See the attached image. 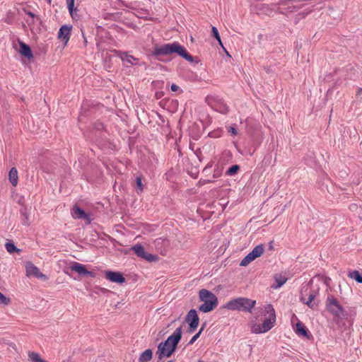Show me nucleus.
<instances>
[{"mask_svg":"<svg viewBox=\"0 0 362 362\" xmlns=\"http://www.w3.org/2000/svg\"><path fill=\"white\" fill-rule=\"evenodd\" d=\"M74 1L75 0H66L67 7L72 18H74V11H76V8L74 7Z\"/></svg>","mask_w":362,"mask_h":362,"instance_id":"obj_29","label":"nucleus"},{"mask_svg":"<svg viewBox=\"0 0 362 362\" xmlns=\"http://www.w3.org/2000/svg\"><path fill=\"white\" fill-rule=\"evenodd\" d=\"M157 356H158L157 362H163V358H166V356H160V355H157Z\"/></svg>","mask_w":362,"mask_h":362,"instance_id":"obj_39","label":"nucleus"},{"mask_svg":"<svg viewBox=\"0 0 362 362\" xmlns=\"http://www.w3.org/2000/svg\"><path fill=\"white\" fill-rule=\"evenodd\" d=\"M5 247H6V250L9 253H13L14 252L18 251L17 247L12 243H6V245H5Z\"/></svg>","mask_w":362,"mask_h":362,"instance_id":"obj_32","label":"nucleus"},{"mask_svg":"<svg viewBox=\"0 0 362 362\" xmlns=\"http://www.w3.org/2000/svg\"><path fill=\"white\" fill-rule=\"evenodd\" d=\"M118 56L123 62L132 65L134 64L135 62L138 61V59L132 55L129 54L127 52L119 51L118 52Z\"/></svg>","mask_w":362,"mask_h":362,"instance_id":"obj_17","label":"nucleus"},{"mask_svg":"<svg viewBox=\"0 0 362 362\" xmlns=\"http://www.w3.org/2000/svg\"><path fill=\"white\" fill-rule=\"evenodd\" d=\"M105 278L111 282L122 284L126 281L125 278L119 272L106 271L105 272Z\"/></svg>","mask_w":362,"mask_h":362,"instance_id":"obj_12","label":"nucleus"},{"mask_svg":"<svg viewBox=\"0 0 362 362\" xmlns=\"http://www.w3.org/2000/svg\"><path fill=\"white\" fill-rule=\"evenodd\" d=\"M177 54L187 62H194V57L189 54L187 49L177 42L164 44L162 45H155L151 55L159 59L160 57L168 56L172 54Z\"/></svg>","mask_w":362,"mask_h":362,"instance_id":"obj_1","label":"nucleus"},{"mask_svg":"<svg viewBox=\"0 0 362 362\" xmlns=\"http://www.w3.org/2000/svg\"><path fill=\"white\" fill-rule=\"evenodd\" d=\"M81 1V0H75V1H76V2H78V1Z\"/></svg>","mask_w":362,"mask_h":362,"instance_id":"obj_47","label":"nucleus"},{"mask_svg":"<svg viewBox=\"0 0 362 362\" xmlns=\"http://www.w3.org/2000/svg\"><path fill=\"white\" fill-rule=\"evenodd\" d=\"M132 250L134 251V253L138 257H139L149 262L157 261L158 259L157 255L147 253L145 251L144 246L141 244H136V245H134L132 247Z\"/></svg>","mask_w":362,"mask_h":362,"instance_id":"obj_8","label":"nucleus"},{"mask_svg":"<svg viewBox=\"0 0 362 362\" xmlns=\"http://www.w3.org/2000/svg\"><path fill=\"white\" fill-rule=\"evenodd\" d=\"M326 308L335 317L344 318L347 315L339 302L332 296H328L326 300Z\"/></svg>","mask_w":362,"mask_h":362,"instance_id":"obj_6","label":"nucleus"},{"mask_svg":"<svg viewBox=\"0 0 362 362\" xmlns=\"http://www.w3.org/2000/svg\"><path fill=\"white\" fill-rule=\"evenodd\" d=\"M26 276L28 277H35L41 281H45L48 279L47 276L42 274L39 268L36 267L32 262H26L25 264Z\"/></svg>","mask_w":362,"mask_h":362,"instance_id":"obj_7","label":"nucleus"},{"mask_svg":"<svg viewBox=\"0 0 362 362\" xmlns=\"http://www.w3.org/2000/svg\"><path fill=\"white\" fill-rule=\"evenodd\" d=\"M9 181L13 186H16L18 181V170L16 168H12L8 173Z\"/></svg>","mask_w":362,"mask_h":362,"instance_id":"obj_19","label":"nucleus"},{"mask_svg":"<svg viewBox=\"0 0 362 362\" xmlns=\"http://www.w3.org/2000/svg\"><path fill=\"white\" fill-rule=\"evenodd\" d=\"M264 311L269 315V317L265 319L262 325L255 324L252 327V331L255 334L264 333L270 330L276 322V314L273 306L270 304L264 306Z\"/></svg>","mask_w":362,"mask_h":362,"instance_id":"obj_4","label":"nucleus"},{"mask_svg":"<svg viewBox=\"0 0 362 362\" xmlns=\"http://www.w3.org/2000/svg\"><path fill=\"white\" fill-rule=\"evenodd\" d=\"M255 260V258L252 257V255L248 253L240 262V265L245 267L248 265L251 262Z\"/></svg>","mask_w":362,"mask_h":362,"instance_id":"obj_26","label":"nucleus"},{"mask_svg":"<svg viewBox=\"0 0 362 362\" xmlns=\"http://www.w3.org/2000/svg\"><path fill=\"white\" fill-rule=\"evenodd\" d=\"M181 338L182 327H179L165 341L158 344L156 355L166 356V358L170 357L175 351Z\"/></svg>","mask_w":362,"mask_h":362,"instance_id":"obj_2","label":"nucleus"},{"mask_svg":"<svg viewBox=\"0 0 362 362\" xmlns=\"http://www.w3.org/2000/svg\"><path fill=\"white\" fill-rule=\"evenodd\" d=\"M178 89H179V87H178V86H177L176 84H174V83H173V84H172V85H171V90H172V91L175 92V91H177Z\"/></svg>","mask_w":362,"mask_h":362,"instance_id":"obj_38","label":"nucleus"},{"mask_svg":"<svg viewBox=\"0 0 362 362\" xmlns=\"http://www.w3.org/2000/svg\"><path fill=\"white\" fill-rule=\"evenodd\" d=\"M276 285L273 286L274 288H279L282 286L287 281V279L282 276H275Z\"/></svg>","mask_w":362,"mask_h":362,"instance_id":"obj_24","label":"nucleus"},{"mask_svg":"<svg viewBox=\"0 0 362 362\" xmlns=\"http://www.w3.org/2000/svg\"><path fill=\"white\" fill-rule=\"evenodd\" d=\"M153 351L148 349L142 352L139 356V362H148L152 359Z\"/></svg>","mask_w":362,"mask_h":362,"instance_id":"obj_20","label":"nucleus"},{"mask_svg":"<svg viewBox=\"0 0 362 362\" xmlns=\"http://www.w3.org/2000/svg\"><path fill=\"white\" fill-rule=\"evenodd\" d=\"M199 300L204 303L199 307V310L203 313H209L213 310L218 303L216 295L211 291L202 288L199 292Z\"/></svg>","mask_w":362,"mask_h":362,"instance_id":"obj_3","label":"nucleus"},{"mask_svg":"<svg viewBox=\"0 0 362 362\" xmlns=\"http://www.w3.org/2000/svg\"><path fill=\"white\" fill-rule=\"evenodd\" d=\"M349 208L350 211L354 212L357 211V210L360 209V207H358V206L356 204H351Z\"/></svg>","mask_w":362,"mask_h":362,"instance_id":"obj_37","label":"nucleus"},{"mask_svg":"<svg viewBox=\"0 0 362 362\" xmlns=\"http://www.w3.org/2000/svg\"><path fill=\"white\" fill-rule=\"evenodd\" d=\"M239 169L240 166L238 165H233L227 170L226 174L229 176H233L238 173Z\"/></svg>","mask_w":362,"mask_h":362,"instance_id":"obj_28","label":"nucleus"},{"mask_svg":"<svg viewBox=\"0 0 362 362\" xmlns=\"http://www.w3.org/2000/svg\"><path fill=\"white\" fill-rule=\"evenodd\" d=\"M317 291H312L309 293L308 299H306L303 294H301L300 300L304 304L307 305L312 310H317L318 308V302L315 300Z\"/></svg>","mask_w":362,"mask_h":362,"instance_id":"obj_10","label":"nucleus"},{"mask_svg":"<svg viewBox=\"0 0 362 362\" xmlns=\"http://www.w3.org/2000/svg\"><path fill=\"white\" fill-rule=\"evenodd\" d=\"M71 214L74 218L87 220L90 222L89 216L81 208L76 205L74 206Z\"/></svg>","mask_w":362,"mask_h":362,"instance_id":"obj_15","label":"nucleus"},{"mask_svg":"<svg viewBox=\"0 0 362 362\" xmlns=\"http://www.w3.org/2000/svg\"><path fill=\"white\" fill-rule=\"evenodd\" d=\"M71 269L81 276H89L93 278L95 276V274L94 272L87 270L83 264L78 262H74L71 267Z\"/></svg>","mask_w":362,"mask_h":362,"instance_id":"obj_13","label":"nucleus"},{"mask_svg":"<svg viewBox=\"0 0 362 362\" xmlns=\"http://www.w3.org/2000/svg\"><path fill=\"white\" fill-rule=\"evenodd\" d=\"M10 298L6 297L3 293L0 292V303L4 305H7L10 303Z\"/></svg>","mask_w":362,"mask_h":362,"instance_id":"obj_34","label":"nucleus"},{"mask_svg":"<svg viewBox=\"0 0 362 362\" xmlns=\"http://www.w3.org/2000/svg\"><path fill=\"white\" fill-rule=\"evenodd\" d=\"M25 21L33 33L38 32L40 30V26L42 25V21L40 18L39 22H36L35 18L26 19Z\"/></svg>","mask_w":362,"mask_h":362,"instance_id":"obj_18","label":"nucleus"},{"mask_svg":"<svg viewBox=\"0 0 362 362\" xmlns=\"http://www.w3.org/2000/svg\"><path fill=\"white\" fill-rule=\"evenodd\" d=\"M185 321L189 325L188 332L192 333L198 327L199 318L196 310L191 309L185 317Z\"/></svg>","mask_w":362,"mask_h":362,"instance_id":"obj_9","label":"nucleus"},{"mask_svg":"<svg viewBox=\"0 0 362 362\" xmlns=\"http://www.w3.org/2000/svg\"><path fill=\"white\" fill-rule=\"evenodd\" d=\"M211 33H212V36L218 40L219 45L221 47H223V44H222V42L221 40L220 35H219L218 31L216 27H214V26L212 27Z\"/></svg>","mask_w":362,"mask_h":362,"instance_id":"obj_31","label":"nucleus"},{"mask_svg":"<svg viewBox=\"0 0 362 362\" xmlns=\"http://www.w3.org/2000/svg\"><path fill=\"white\" fill-rule=\"evenodd\" d=\"M101 128H103V124H99L98 126L97 127V129H100Z\"/></svg>","mask_w":362,"mask_h":362,"instance_id":"obj_42","label":"nucleus"},{"mask_svg":"<svg viewBox=\"0 0 362 362\" xmlns=\"http://www.w3.org/2000/svg\"><path fill=\"white\" fill-rule=\"evenodd\" d=\"M264 251V245L260 244L257 246H255L252 250L250 252V254L252 255L255 259L259 257H260Z\"/></svg>","mask_w":362,"mask_h":362,"instance_id":"obj_22","label":"nucleus"},{"mask_svg":"<svg viewBox=\"0 0 362 362\" xmlns=\"http://www.w3.org/2000/svg\"><path fill=\"white\" fill-rule=\"evenodd\" d=\"M28 356L32 362H46L45 361L40 358V355L37 353L30 352L28 354Z\"/></svg>","mask_w":362,"mask_h":362,"instance_id":"obj_25","label":"nucleus"},{"mask_svg":"<svg viewBox=\"0 0 362 362\" xmlns=\"http://www.w3.org/2000/svg\"><path fill=\"white\" fill-rule=\"evenodd\" d=\"M209 104L211 107L216 110L222 114H226L228 111V107L227 105L221 99H211V101L209 102Z\"/></svg>","mask_w":362,"mask_h":362,"instance_id":"obj_11","label":"nucleus"},{"mask_svg":"<svg viewBox=\"0 0 362 362\" xmlns=\"http://www.w3.org/2000/svg\"><path fill=\"white\" fill-rule=\"evenodd\" d=\"M256 301L247 298L239 297L229 300L225 308L230 310H238L251 313Z\"/></svg>","mask_w":362,"mask_h":362,"instance_id":"obj_5","label":"nucleus"},{"mask_svg":"<svg viewBox=\"0 0 362 362\" xmlns=\"http://www.w3.org/2000/svg\"><path fill=\"white\" fill-rule=\"evenodd\" d=\"M19 45H20L19 52L21 53V54H22L23 56L26 57L28 59H30L33 58V54L31 48L30 47L29 45H28L27 44H25L21 41L19 42Z\"/></svg>","mask_w":362,"mask_h":362,"instance_id":"obj_16","label":"nucleus"},{"mask_svg":"<svg viewBox=\"0 0 362 362\" xmlns=\"http://www.w3.org/2000/svg\"><path fill=\"white\" fill-rule=\"evenodd\" d=\"M136 184L138 189L141 192L144 189V185L142 184V179L140 176L136 178Z\"/></svg>","mask_w":362,"mask_h":362,"instance_id":"obj_35","label":"nucleus"},{"mask_svg":"<svg viewBox=\"0 0 362 362\" xmlns=\"http://www.w3.org/2000/svg\"><path fill=\"white\" fill-rule=\"evenodd\" d=\"M348 276L355 279L358 283L362 284V276L361 275L358 271L354 270L349 272L348 274Z\"/></svg>","mask_w":362,"mask_h":362,"instance_id":"obj_23","label":"nucleus"},{"mask_svg":"<svg viewBox=\"0 0 362 362\" xmlns=\"http://www.w3.org/2000/svg\"><path fill=\"white\" fill-rule=\"evenodd\" d=\"M48 2L50 4L51 3V0H48Z\"/></svg>","mask_w":362,"mask_h":362,"instance_id":"obj_48","label":"nucleus"},{"mask_svg":"<svg viewBox=\"0 0 362 362\" xmlns=\"http://www.w3.org/2000/svg\"><path fill=\"white\" fill-rule=\"evenodd\" d=\"M269 248L272 250L273 248L272 242L269 243Z\"/></svg>","mask_w":362,"mask_h":362,"instance_id":"obj_44","label":"nucleus"},{"mask_svg":"<svg viewBox=\"0 0 362 362\" xmlns=\"http://www.w3.org/2000/svg\"><path fill=\"white\" fill-rule=\"evenodd\" d=\"M222 47H223V49H224V51L226 52V54H227L228 57H230V54H229V53L227 52V50L225 49V47H224L223 46Z\"/></svg>","mask_w":362,"mask_h":362,"instance_id":"obj_43","label":"nucleus"},{"mask_svg":"<svg viewBox=\"0 0 362 362\" xmlns=\"http://www.w3.org/2000/svg\"><path fill=\"white\" fill-rule=\"evenodd\" d=\"M23 11L30 18H35L36 22H39V21H40L39 16H36L33 12L27 11L25 9H24Z\"/></svg>","mask_w":362,"mask_h":362,"instance_id":"obj_36","label":"nucleus"},{"mask_svg":"<svg viewBox=\"0 0 362 362\" xmlns=\"http://www.w3.org/2000/svg\"><path fill=\"white\" fill-rule=\"evenodd\" d=\"M255 260V258L252 257V255L248 253L240 262V265L245 267L248 265L251 262Z\"/></svg>","mask_w":362,"mask_h":362,"instance_id":"obj_27","label":"nucleus"},{"mask_svg":"<svg viewBox=\"0 0 362 362\" xmlns=\"http://www.w3.org/2000/svg\"><path fill=\"white\" fill-rule=\"evenodd\" d=\"M205 328V324H204L201 329H199V331L192 337V338L189 340V341L188 342V345H192L193 344L196 340L199 337L200 334H202V332L204 331Z\"/></svg>","mask_w":362,"mask_h":362,"instance_id":"obj_30","label":"nucleus"},{"mask_svg":"<svg viewBox=\"0 0 362 362\" xmlns=\"http://www.w3.org/2000/svg\"><path fill=\"white\" fill-rule=\"evenodd\" d=\"M362 93V88H359L357 91V95H359Z\"/></svg>","mask_w":362,"mask_h":362,"instance_id":"obj_41","label":"nucleus"},{"mask_svg":"<svg viewBox=\"0 0 362 362\" xmlns=\"http://www.w3.org/2000/svg\"><path fill=\"white\" fill-rule=\"evenodd\" d=\"M160 240H161V239H157V240H156V243H160Z\"/></svg>","mask_w":362,"mask_h":362,"instance_id":"obj_45","label":"nucleus"},{"mask_svg":"<svg viewBox=\"0 0 362 362\" xmlns=\"http://www.w3.org/2000/svg\"><path fill=\"white\" fill-rule=\"evenodd\" d=\"M71 28H72L71 26H68L66 25H64L59 28V30L58 33V37L62 41L64 42L65 45L67 44V42L69 40Z\"/></svg>","mask_w":362,"mask_h":362,"instance_id":"obj_14","label":"nucleus"},{"mask_svg":"<svg viewBox=\"0 0 362 362\" xmlns=\"http://www.w3.org/2000/svg\"><path fill=\"white\" fill-rule=\"evenodd\" d=\"M168 362H174V361L170 360V361H168Z\"/></svg>","mask_w":362,"mask_h":362,"instance_id":"obj_46","label":"nucleus"},{"mask_svg":"<svg viewBox=\"0 0 362 362\" xmlns=\"http://www.w3.org/2000/svg\"><path fill=\"white\" fill-rule=\"evenodd\" d=\"M230 132H231L233 134H237V130L234 127H230Z\"/></svg>","mask_w":362,"mask_h":362,"instance_id":"obj_40","label":"nucleus"},{"mask_svg":"<svg viewBox=\"0 0 362 362\" xmlns=\"http://www.w3.org/2000/svg\"><path fill=\"white\" fill-rule=\"evenodd\" d=\"M296 332L298 335H302L307 338H309L308 329L304 326L301 322H298L296 324Z\"/></svg>","mask_w":362,"mask_h":362,"instance_id":"obj_21","label":"nucleus"},{"mask_svg":"<svg viewBox=\"0 0 362 362\" xmlns=\"http://www.w3.org/2000/svg\"><path fill=\"white\" fill-rule=\"evenodd\" d=\"M21 215L23 216V218H22V223L24 226H28L30 224V223H29V218H28V216L26 214L25 211L21 210Z\"/></svg>","mask_w":362,"mask_h":362,"instance_id":"obj_33","label":"nucleus"}]
</instances>
